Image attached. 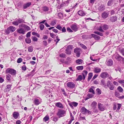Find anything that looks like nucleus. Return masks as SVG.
<instances>
[{"label": "nucleus", "mask_w": 124, "mask_h": 124, "mask_svg": "<svg viewBox=\"0 0 124 124\" xmlns=\"http://www.w3.org/2000/svg\"><path fill=\"white\" fill-rule=\"evenodd\" d=\"M115 58L118 60L120 61L123 59V57L120 56L118 54H116L115 55Z\"/></svg>", "instance_id": "19"}, {"label": "nucleus", "mask_w": 124, "mask_h": 124, "mask_svg": "<svg viewBox=\"0 0 124 124\" xmlns=\"http://www.w3.org/2000/svg\"><path fill=\"white\" fill-rule=\"evenodd\" d=\"M88 72L87 71L84 70L83 71L82 73L83 76V79L84 80L85 79V77L86 76Z\"/></svg>", "instance_id": "27"}, {"label": "nucleus", "mask_w": 124, "mask_h": 124, "mask_svg": "<svg viewBox=\"0 0 124 124\" xmlns=\"http://www.w3.org/2000/svg\"><path fill=\"white\" fill-rule=\"evenodd\" d=\"M57 21L56 20H53L51 22L50 24L52 26H54L56 24Z\"/></svg>", "instance_id": "41"}, {"label": "nucleus", "mask_w": 124, "mask_h": 124, "mask_svg": "<svg viewBox=\"0 0 124 124\" xmlns=\"http://www.w3.org/2000/svg\"><path fill=\"white\" fill-rule=\"evenodd\" d=\"M107 86L110 90H112L114 89V86L110 81H108L107 82Z\"/></svg>", "instance_id": "8"}, {"label": "nucleus", "mask_w": 124, "mask_h": 124, "mask_svg": "<svg viewBox=\"0 0 124 124\" xmlns=\"http://www.w3.org/2000/svg\"><path fill=\"white\" fill-rule=\"evenodd\" d=\"M53 120L54 121L56 122L58 120V119L56 117H54L53 119Z\"/></svg>", "instance_id": "63"}, {"label": "nucleus", "mask_w": 124, "mask_h": 124, "mask_svg": "<svg viewBox=\"0 0 124 124\" xmlns=\"http://www.w3.org/2000/svg\"><path fill=\"white\" fill-rule=\"evenodd\" d=\"M78 13L79 15L81 16H84L86 14L85 12L83 10H79Z\"/></svg>", "instance_id": "24"}, {"label": "nucleus", "mask_w": 124, "mask_h": 124, "mask_svg": "<svg viewBox=\"0 0 124 124\" xmlns=\"http://www.w3.org/2000/svg\"><path fill=\"white\" fill-rule=\"evenodd\" d=\"M117 109L116 110V112H118L119 109H120V108L122 106L121 104L118 103L117 104Z\"/></svg>", "instance_id": "39"}, {"label": "nucleus", "mask_w": 124, "mask_h": 124, "mask_svg": "<svg viewBox=\"0 0 124 124\" xmlns=\"http://www.w3.org/2000/svg\"><path fill=\"white\" fill-rule=\"evenodd\" d=\"M108 74L107 72H104L100 74V77L103 78H105L108 76Z\"/></svg>", "instance_id": "10"}, {"label": "nucleus", "mask_w": 124, "mask_h": 124, "mask_svg": "<svg viewBox=\"0 0 124 124\" xmlns=\"http://www.w3.org/2000/svg\"><path fill=\"white\" fill-rule=\"evenodd\" d=\"M72 48V46L71 45L68 46L65 50V53L68 54H70L71 53V51Z\"/></svg>", "instance_id": "7"}, {"label": "nucleus", "mask_w": 124, "mask_h": 124, "mask_svg": "<svg viewBox=\"0 0 124 124\" xmlns=\"http://www.w3.org/2000/svg\"><path fill=\"white\" fill-rule=\"evenodd\" d=\"M21 123V122L20 120H17L16 122V124H20Z\"/></svg>", "instance_id": "64"}, {"label": "nucleus", "mask_w": 124, "mask_h": 124, "mask_svg": "<svg viewBox=\"0 0 124 124\" xmlns=\"http://www.w3.org/2000/svg\"><path fill=\"white\" fill-rule=\"evenodd\" d=\"M67 30L68 31L70 32H72L73 31L70 27H68L67 28Z\"/></svg>", "instance_id": "56"}, {"label": "nucleus", "mask_w": 124, "mask_h": 124, "mask_svg": "<svg viewBox=\"0 0 124 124\" xmlns=\"http://www.w3.org/2000/svg\"><path fill=\"white\" fill-rule=\"evenodd\" d=\"M115 95L116 97L119 98L120 95L119 92L117 91H116L115 92Z\"/></svg>", "instance_id": "45"}, {"label": "nucleus", "mask_w": 124, "mask_h": 124, "mask_svg": "<svg viewBox=\"0 0 124 124\" xmlns=\"http://www.w3.org/2000/svg\"><path fill=\"white\" fill-rule=\"evenodd\" d=\"M17 21L19 23H21L23 22L24 20L22 19H21L20 18H19Z\"/></svg>", "instance_id": "58"}, {"label": "nucleus", "mask_w": 124, "mask_h": 124, "mask_svg": "<svg viewBox=\"0 0 124 124\" xmlns=\"http://www.w3.org/2000/svg\"><path fill=\"white\" fill-rule=\"evenodd\" d=\"M113 62L112 60L111 59L108 60L106 64L107 65L111 66L112 65Z\"/></svg>", "instance_id": "26"}, {"label": "nucleus", "mask_w": 124, "mask_h": 124, "mask_svg": "<svg viewBox=\"0 0 124 124\" xmlns=\"http://www.w3.org/2000/svg\"><path fill=\"white\" fill-rule=\"evenodd\" d=\"M61 90H62V91L63 93V94L65 96L66 95H67L66 93H65L64 89H62Z\"/></svg>", "instance_id": "61"}, {"label": "nucleus", "mask_w": 124, "mask_h": 124, "mask_svg": "<svg viewBox=\"0 0 124 124\" xmlns=\"http://www.w3.org/2000/svg\"><path fill=\"white\" fill-rule=\"evenodd\" d=\"M66 114V111L65 110L62 109H60L58 111L57 115L60 118L65 116Z\"/></svg>", "instance_id": "2"}, {"label": "nucleus", "mask_w": 124, "mask_h": 124, "mask_svg": "<svg viewBox=\"0 0 124 124\" xmlns=\"http://www.w3.org/2000/svg\"><path fill=\"white\" fill-rule=\"evenodd\" d=\"M43 10L45 11H47L49 9L46 6L43 7L42 8Z\"/></svg>", "instance_id": "42"}, {"label": "nucleus", "mask_w": 124, "mask_h": 124, "mask_svg": "<svg viewBox=\"0 0 124 124\" xmlns=\"http://www.w3.org/2000/svg\"><path fill=\"white\" fill-rule=\"evenodd\" d=\"M28 51L30 52H32L33 51V48L32 46H30L28 47Z\"/></svg>", "instance_id": "40"}, {"label": "nucleus", "mask_w": 124, "mask_h": 124, "mask_svg": "<svg viewBox=\"0 0 124 124\" xmlns=\"http://www.w3.org/2000/svg\"><path fill=\"white\" fill-rule=\"evenodd\" d=\"M91 35L96 40H99L100 38L99 36L94 34H91Z\"/></svg>", "instance_id": "25"}, {"label": "nucleus", "mask_w": 124, "mask_h": 124, "mask_svg": "<svg viewBox=\"0 0 124 124\" xmlns=\"http://www.w3.org/2000/svg\"><path fill=\"white\" fill-rule=\"evenodd\" d=\"M32 39L33 41H37L38 40V39L35 37H33Z\"/></svg>", "instance_id": "59"}, {"label": "nucleus", "mask_w": 124, "mask_h": 124, "mask_svg": "<svg viewBox=\"0 0 124 124\" xmlns=\"http://www.w3.org/2000/svg\"><path fill=\"white\" fill-rule=\"evenodd\" d=\"M83 66H79L77 67L76 69L78 70H81L83 69Z\"/></svg>", "instance_id": "37"}, {"label": "nucleus", "mask_w": 124, "mask_h": 124, "mask_svg": "<svg viewBox=\"0 0 124 124\" xmlns=\"http://www.w3.org/2000/svg\"><path fill=\"white\" fill-rule=\"evenodd\" d=\"M49 119V116L48 115H47L44 117L43 119V121L45 122L48 121Z\"/></svg>", "instance_id": "34"}, {"label": "nucleus", "mask_w": 124, "mask_h": 124, "mask_svg": "<svg viewBox=\"0 0 124 124\" xmlns=\"http://www.w3.org/2000/svg\"><path fill=\"white\" fill-rule=\"evenodd\" d=\"M109 27L106 24H104L100 26L98 29V30L102 32H104V30H106L108 29Z\"/></svg>", "instance_id": "1"}, {"label": "nucleus", "mask_w": 124, "mask_h": 124, "mask_svg": "<svg viewBox=\"0 0 124 124\" xmlns=\"http://www.w3.org/2000/svg\"><path fill=\"white\" fill-rule=\"evenodd\" d=\"M100 85L103 86L105 88H107L106 86H107V85H106V83L105 81L104 80H101Z\"/></svg>", "instance_id": "23"}, {"label": "nucleus", "mask_w": 124, "mask_h": 124, "mask_svg": "<svg viewBox=\"0 0 124 124\" xmlns=\"http://www.w3.org/2000/svg\"><path fill=\"white\" fill-rule=\"evenodd\" d=\"M75 84L72 82H69L67 84V86L69 88H73L75 86Z\"/></svg>", "instance_id": "9"}, {"label": "nucleus", "mask_w": 124, "mask_h": 124, "mask_svg": "<svg viewBox=\"0 0 124 124\" xmlns=\"http://www.w3.org/2000/svg\"><path fill=\"white\" fill-rule=\"evenodd\" d=\"M56 28L59 30H61L62 28V27L60 25H57Z\"/></svg>", "instance_id": "57"}, {"label": "nucleus", "mask_w": 124, "mask_h": 124, "mask_svg": "<svg viewBox=\"0 0 124 124\" xmlns=\"http://www.w3.org/2000/svg\"><path fill=\"white\" fill-rule=\"evenodd\" d=\"M97 103L95 101H93L91 104V106L93 107H95L96 106Z\"/></svg>", "instance_id": "48"}, {"label": "nucleus", "mask_w": 124, "mask_h": 124, "mask_svg": "<svg viewBox=\"0 0 124 124\" xmlns=\"http://www.w3.org/2000/svg\"><path fill=\"white\" fill-rule=\"evenodd\" d=\"M52 31L56 33H57L58 32V31L56 29H52Z\"/></svg>", "instance_id": "62"}, {"label": "nucleus", "mask_w": 124, "mask_h": 124, "mask_svg": "<svg viewBox=\"0 0 124 124\" xmlns=\"http://www.w3.org/2000/svg\"><path fill=\"white\" fill-rule=\"evenodd\" d=\"M59 55L60 57L63 58L65 57L66 55L64 54L61 53Z\"/></svg>", "instance_id": "53"}, {"label": "nucleus", "mask_w": 124, "mask_h": 124, "mask_svg": "<svg viewBox=\"0 0 124 124\" xmlns=\"http://www.w3.org/2000/svg\"><path fill=\"white\" fill-rule=\"evenodd\" d=\"M70 27L71 28L75 31H77L78 30V27L77 25L76 24L72 25Z\"/></svg>", "instance_id": "16"}, {"label": "nucleus", "mask_w": 124, "mask_h": 124, "mask_svg": "<svg viewBox=\"0 0 124 124\" xmlns=\"http://www.w3.org/2000/svg\"><path fill=\"white\" fill-rule=\"evenodd\" d=\"M6 72L9 73L12 75H14L16 74V70L12 69H8L6 71Z\"/></svg>", "instance_id": "4"}, {"label": "nucleus", "mask_w": 124, "mask_h": 124, "mask_svg": "<svg viewBox=\"0 0 124 124\" xmlns=\"http://www.w3.org/2000/svg\"><path fill=\"white\" fill-rule=\"evenodd\" d=\"M82 79V76L80 75H78V77L76 79V81H81Z\"/></svg>", "instance_id": "35"}, {"label": "nucleus", "mask_w": 124, "mask_h": 124, "mask_svg": "<svg viewBox=\"0 0 124 124\" xmlns=\"http://www.w3.org/2000/svg\"><path fill=\"white\" fill-rule=\"evenodd\" d=\"M34 102L35 104L36 105H38L40 103V102L39 99L37 98L35 99Z\"/></svg>", "instance_id": "33"}, {"label": "nucleus", "mask_w": 124, "mask_h": 124, "mask_svg": "<svg viewBox=\"0 0 124 124\" xmlns=\"http://www.w3.org/2000/svg\"><path fill=\"white\" fill-rule=\"evenodd\" d=\"M12 24L15 25L17 26L19 24V23L17 20L16 21L13 22H12Z\"/></svg>", "instance_id": "46"}, {"label": "nucleus", "mask_w": 124, "mask_h": 124, "mask_svg": "<svg viewBox=\"0 0 124 124\" xmlns=\"http://www.w3.org/2000/svg\"><path fill=\"white\" fill-rule=\"evenodd\" d=\"M17 32L20 33H21L23 34H24L25 31L24 29L23 28H20L17 30Z\"/></svg>", "instance_id": "15"}, {"label": "nucleus", "mask_w": 124, "mask_h": 124, "mask_svg": "<svg viewBox=\"0 0 124 124\" xmlns=\"http://www.w3.org/2000/svg\"><path fill=\"white\" fill-rule=\"evenodd\" d=\"M93 76V73L91 72L90 73L88 74V81H89L91 78Z\"/></svg>", "instance_id": "36"}, {"label": "nucleus", "mask_w": 124, "mask_h": 124, "mask_svg": "<svg viewBox=\"0 0 124 124\" xmlns=\"http://www.w3.org/2000/svg\"><path fill=\"white\" fill-rule=\"evenodd\" d=\"M97 94L99 95H100L101 94V90L99 88H97L96 90Z\"/></svg>", "instance_id": "51"}, {"label": "nucleus", "mask_w": 124, "mask_h": 124, "mask_svg": "<svg viewBox=\"0 0 124 124\" xmlns=\"http://www.w3.org/2000/svg\"><path fill=\"white\" fill-rule=\"evenodd\" d=\"M26 42L28 44H29L31 42V40L29 38H26L25 40Z\"/></svg>", "instance_id": "43"}, {"label": "nucleus", "mask_w": 124, "mask_h": 124, "mask_svg": "<svg viewBox=\"0 0 124 124\" xmlns=\"http://www.w3.org/2000/svg\"><path fill=\"white\" fill-rule=\"evenodd\" d=\"M81 52V49L79 48H75L74 50V52L76 54V56L77 57H79L80 56Z\"/></svg>", "instance_id": "5"}, {"label": "nucleus", "mask_w": 124, "mask_h": 124, "mask_svg": "<svg viewBox=\"0 0 124 124\" xmlns=\"http://www.w3.org/2000/svg\"><path fill=\"white\" fill-rule=\"evenodd\" d=\"M105 9V6L104 5H102L100 6L98 8V10L101 11L104 10Z\"/></svg>", "instance_id": "22"}, {"label": "nucleus", "mask_w": 124, "mask_h": 124, "mask_svg": "<svg viewBox=\"0 0 124 124\" xmlns=\"http://www.w3.org/2000/svg\"><path fill=\"white\" fill-rule=\"evenodd\" d=\"M89 92L92 93L93 94H94L95 93L94 90L92 88H91L89 89Z\"/></svg>", "instance_id": "47"}, {"label": "nucleus", "mask_w": 124, "mask_h": 124, "mask_svg": "<svg viewBox=\"0 0 124 124\" xmlns=\"http://www.w3.org/2000/svg\"><path fill=\"white\" fill-rule=\"evenodd\" d=\"M19 113L17 112H14L13 114V116L15 119H17L19 116Z\"/></svg>", "instance_id": "17"}, {"label": "nucleus", "mask_w": 124, "mask_h": 124, "mask_svg": "<svg viewBox=\"0 0 124 124\" xmlns=\"http://www.w3.org/2000/svg\"><path fill=\"white\" fill-rule=\"evenodd\" d=\"M98 106L99 109L101 111H103L105 110V107L101 103H99L98 104Z\"/></svg>", "instance_id": "11"}, {"label": "nucleus", "mask_w": 124, "mask_h": 124, "mask_svg": "<svg viewBox=\"0 0 124 124\" xmlns=\"http://www.w3.org/2000/svg\"><path fill=\"white\" fill-rule=\"evenodd\" d=\"M101 70V68L98 67H96L94 68L93 71L95 73H100Z\"/></svg>", "instance_id": "20"}, {"label": "nucleus", "mask_w": 124, "mask_h": 124, "mask_svg": "<svg viewBox=\"0 0 124 124\" xmlns=\"http://www.w3.org/2000/svg\"><path fill=\"white\" fill-rule=\"evenodd\" d=\"M55 105L56 106L61 108H64L62 104L60 102H58L56 103H55Z\"/></svg>", "instance_id": "21"}, {"label": "nucleus", "mask_w": 124, "mask_h": 124, "mask_svg": "<svg viewBox=\"0 0 124 124\" xmlns=\"http://www.w3.org/2000/svg\"><path fill=\"white\" fill-rule=\"evenodd\" d=\"M62 32H65L66 31V29L64 27L62 28Z\"/></svg>", "instance_id": "60"}, {"label": "nucleus", "mask_w": 124, "mask_h": 124, "mask_svg": "<svg viewBox=\"0 0 124 124\" xmlns=\"http://www.w3.org/2000/svg\"><path fill=\"white\" fill-rule=\"evenodd\" d=\"M16 30V28L12 26H10L5 30V32L7 34H8L10 32H13Z\"/></svg>", "instance_id": "3"}, {"label": "nucleus", "mask_w": 124, "mask_h": 124, "mask_svg": "<svg viewBox=\"0 0 124 124\" xmlns=\"http://www.w3.org/2000/svg\"><path fill=\"white\" fill-rule=\"evenodd\" d=\"M56 15L57 16H58V18H62L63 16L61 12L56 13Z\"/></svg>", "instance_id": "30"}, {"label": "nucleus", "mask_w": 124, "mask_h": 124, "mask_svg": "<svg viewBox=\"0 0 124 124\" xmlns=\"http://www.w3.org/2000/svg\"><path fill=\"white\" fill-rule=\"evenodd\" d=\"M11 76L10 75L8 74L6 75V78L7 80V82H10V79Z\"/></svg>", "instance_id": "31"}, {"label": "nucleus", "mask_w": 124, "mask_h": 124, "mask_svg": "<svg viewBox=\"0 0 124 124\" xmlns=\"http://www.w3.org/2000/svg\"><path fill=\"white\" fill-rule=\"evenodd\" d=\"M76 62L77 63L80 64L82 63L83 62V61L81 59H79L76 60Z\"/></svg>", "instance_id": "32"}, {"label": "nucleus", "mask_w": 124, "mask_h": 124, "mask_svg": "<svg viewBox=\"0 0 124 124\" xmlns=\"http://www.w3.org/2000/svg\"><path fill=\"white\" fill-rule=\"evenodd\" d=\"M113 2V0H109L108 3V6H111L112 3Z\"/></svg>", "instance_id": "50"}, {"label": "nucleus", "mask_w": 124, "mask_h": 124, "mask_svg": "<svg viewBox=\"0 0 124 124\" xmlns=\"http://www.w3.org/2000/svg\"><path fill=\"white\" fill-rule=\"evenodd\" d=\"M12 85H8L6 86V87L4 90V92H7L11 90Z\"/></svg>", "instance_id": "13"}, {"label": "nucleus", "mask_w": 124, "mask_h": 124, "mask_svg": "<svg viewBox=\"0 0 124 124\" xmlns=\"http://www.w3.org/2000/svg\"><path fill=\"white\" fill-rule=\"evenodd\" d=\"M22 61V58H19L17 60V62L18 63H19L20 62H21Z\"/></svg>", "instance_id": "54"}, {"label": "nucleus", "mask_w": 124, "mask_h": 124, "mask_svg": "<svg viewBox=\"0 0 124 124\" xmlns=\"http://www.w3.org/2000/svg\"><path fill=\"white\" fill-rule=\"evenodd\" d=\"M117 89L120 92H123V89L120 86L118 87L117 88Z\"/></svg>", "instance_id": "44"}, {"label": "nucleus", "mask_w": 124, "mask_h": 124, "mask_svg": "<svg viewBox=\"0 0 124 124\" xmlns=\"http://www.w3.org/2000/svg\"><path fill=\"white\" fill-rule=\"evenodd\" d=\"M93 96V95L90 94H87V96L88 97V99H89L92 98Z\"/></svg>", "instance_id": "55"}, {"label": "nucleus", "mask_w": 124, "mask_h": 124, "mask_svg": "<svg viewBox=\"0 0 124 124\" xmlns=\"http://www.w3.org/2000/svg\"><path fill=\"white\" fill-rule=\"evenodd\" d=\"M78 103L76 102H73L69 103L70 106L72 108H73V106L75 107H77L78 105Z\"/></svg>", "instance_id": "14"}, {"label": "nucleus", "mask_w": 124, "mask_h": 124, "mask_svg": "<svg viewBox=\"0 0 124 124\" xmlns=\"http://www.w3.org/2000/svg\"><path fill=\"white\" fill-rule=\"evenodd\" d=\"M31 5V2H29L24 4L23 5V8L25 9L29 7Z\"/></svg>", "instance_id": "12"}, {"label": "nucleus", "mask_w": 124, "mask_h": 124, "mask_svg": "<svg viewBox=\"0 0 124 124\" xmlns=\"http://www.w3.org/2000/svg\"><path fill=\"white\" fill-rule=\"evenodd\" d=\"M70 1V0H68L64 2V4H65V6H67L68 5Z\"/></svg>", "instance_id": "52"}, {"label": "nucleus", "mask_w": 124, "mask_h": 124, "mask_svg": "<svg viewBox=\"0 0 124 124\" xmlns=\"http://www.w3.org/2000/svg\"><path fill=\"white\" fill-rule=\"evenodd\" d=\"M118 82L121 84H124V80H121L120 79H118Z\"/></svg>", "instance_id": "49"}, {"label": "nucleus", "mask_w": 124, "mask_h": 124, "mask_svg": "<svg viewBox=\"0 0 124 124\" xmlns=\"http://www.w3.org/2000/svg\"><path fill=\"white\" fill-rule=\"evenodd\" d=\"M108 15V12H104L102 14V16L103 18H106L107 17Z\"/></svg>", "instance_id": "18"}, {"label": "nucleus", "mask_w": 124, "mask_h": 124, "mask_svg": "<svg viewBox=\"0 0 124 124\" xmlns=\"http://www.w3.org/2000/svg\"><path fill=\"white\" fill-rule=\"evenodd\" d=\"M82 113L84 114H91V112L86 109L84 107H83L81 108V110Z\"/></svg>", "instance_id": "6"}, {"label": "nucleus", "mask_w": 124, "mask_h": 124, "mask_svg": "<svg viewBox=\"0 0 124 124\" xmlns=\"http://www.w3.org/2000/svg\"><path fill=\"white\" fill-rule=\"evenodd\" d=\"M44 26L43 24H40L39 25V28L40 29L42 30L44 29Z\"/></svg>", "instance_id": "38"}, {"label": "nucleus", "mask_w": 124, "mask_h": 124, "mask_svg": "<svg viewBox=\"0 0 124 124\" xmlns=\"http://www.w3.org/2000/svg\"><path fill=\"white\" fill-rule=\"evenodd\" d=\"M117 17L116 16H113L111 17L110 20L112 22H114L116 21Z\"/></svg>", "instance_id": "29"}, {"label": "nucleus", "mask_w": 124, "mask_h": 124, "mask_svg": "<svg viewBox=\"0 0 124 124\" xmlns=\"http://www.w3.org/2000/svg\"><path fill=\"white\" fill-rule=\"evenodd\" d=\"M20 27H23L24 28H25L27 30H29L30 29V28L28 26L26 25H25L24 24H22L21 25H20L19 26Z\"/></svg>", "instance_id": "28"}]
</instances>
